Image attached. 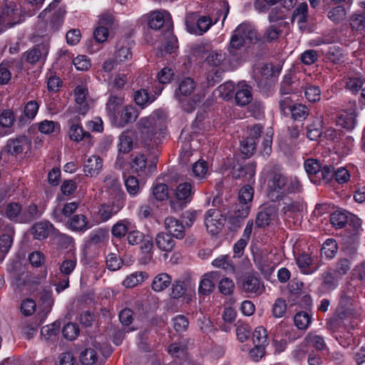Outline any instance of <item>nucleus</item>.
<instances>
[{
  "label": "nucleus",
  "mask_w": 365,
  "mask_h": 365,
  "mask_svg": "<svg viewBox=\"0 0 365 365\" xmlns=\"http://www.w3.org/2000/svg\"><path fill=\"white\" fill-rule=\"evenodd\" d=\"M147 277V274L143 272H135L127 276L123 280V284L126 288H132L142 283Z\"/></svg>",
  "instance_id": "a18cd8bd"
},
{
  "label": "nucleus",
  "mask_w": 365,
  "mask_h": 365,
  "mask_svg": "<svg viewBox=\"0 0 365 365\" xmlns=\"http://www.w3.org/2000/svg\"><path fill=\"white\" fill-rule=\"evenodd\" d=\"M131 222L127 220H120L117 222L111 229L112 235L117 238H122L128 233L131 229Z\"/></svg>",
  "instance_id": "79ce46f5"
},
{
  "label": "nucleus",
  "mask_w": 365,
  "mask_h": 365,
  "mask_svg": "<svg viewBox=\"0 0 365 365\" xmlns=\"http://www.w3.org/2000/svg\"><path fill=\"white\" fill-rule=\"evenodd\" d=\"M76 265L77 259L76 257L65 259L61 262L59 269L63 276L68 277L76 269Z\"/></svg>",
  "instance_id": "bf43d9fd"
},
{
  "label": "nucleus",
  "mask_w": 365,
  "mask_h": 365,
  "mask_svg": "<svg viewBox=\"0 0 365 365\" xmlns=\"http://www.w3.org/2000/svg\"><path fill=\"white\" fill-rule=\"evenodd\" d=\"M138 129L147 141L158 145L167 134L165 118L159 111L153 112L148 117L142 118L138 122Z\"/></svg>",
  "instance_id": "f03ea898"
},
{
  "label": "nucleus",
  "mask_w": 365,
  "mask_h": 365,
  "mask_svg": "<svg viewBox=\"0 0 365 365\" xmlns=\"http://www.w3.org/2000/svg\"><path fill=\"white\" fill-rule=\"evenodd\" d=\"M42 212L38 210L37 205L31 203L23 210V218L21 219L23 223H29L39 218Z\"/></svg>",
  "instance_id": "58836bf2"
},
{
  "label": "nucleus",
  "mask_w": 365,
  "mask_h": 365,
  "mask_svg": "<svg viewBox=\"0 0 365 365\" xmlns=\"http://www.w3.org/2000/svg\"><path fill=\"white\" fill-rule=\"evenodd\" d=\"M308 17V6L306 3H301L294 11L292 21L296 22L299 29L304 31L307 28Z\"/></svg>",
  "instance_id": "b1692460"
},
{
  "label": "nucleus",
  "mask_w": 365,
  "mask_h": 365,
  "mask_svg": "<svg viewBox=\"0 0 365 365\" xmlns=\"http://www.w3.org/2000/svg\"><path fill=\"white\" fill-rule=\"evenodd\" d=\"M155 244L162 251L171 252L175 247V241L170 234L165 232L158 233L155 237Z\"/></svg>",
  "instance_id": "473e14b6"
},
{
  "label": "nucleus",
  "mask_w": 365,
  "mask_h": 365,
  "mask_svg": "<svg viewBox=\"0 0 365 365\" xmlns=\"http://www.w3.org/2000/svg\"><path fill=\"white\" fill-rule=\"evenodd\" d=\"M209 165L206 160L200 159L192 167V175L198 180H203L210 174Z\"/></svg>",
  "instance_id": "c756f323"
},
{
  "label": "nucleus",
  "mask_w": 365,
  "mask_h": 365,
  "mask_svg": "<svg viewBox=\"0 0 365 365\" xmlns=\"http://www.w3.org/2000/svg\"><path fill=\"white\" fill-rule=\"evenodd\" d=\"M300 191L301 185L296 178L275 174L268 182L267 196L272 201L281 200L288 194Z\"/></svg>",
  "instance_id": "20e7f679"
},
{
  "label": "nucleus",
  "mask_w": 365,
  "mask_h": 365,
  "mask_svg": "<svg viewBox=\"0 0 365 365\" xmlns=\"http://www.w3.org/2000/svg\"><path fill=\"white\" fill-rule=\"evenodd\" d=\"M195 86L196 83L194 80L186 77L180 81L178 88L175 91V98L180 103L182 108L187 113L192 112L200 101V98L198 96L192 99H184L185 97L190 96L193 93Z\"/></svg>",
  "instance_id": "39448f33"
},
{
  "label": "nucleus",
  "mask_w": 365,
  "mask_h": 365,
  "mask_svg": "<svg viewBox=\"0 0 365 365\" xmlns=\"http://www.w3.org/2000/svg\"><path fill=\"white\" fill-rule=\"evenodd\" d=\"M252 341L254 344L267 346L268 344V337L267 331L263 327L255 328L252 334Z\"/></svg>",
  "instance_id": "4d7b16f0"
},
{
  "label": "nucleus",
  "mask_w": 365,
  "mask_h": 365,
  "mask_svg": "<svg viewBox=\"0 0 365 365\" xmlns=\"http://www.w3.org/2000/svg\"><path fill=\"white\" fill-rule=\"evenodd\" d=\"M14 227L11 225H7L4 227L0 236V252L4 255L6 254L11 248L14 236Z\"/></svg>",
  "instance_id": "5701e85b"
},
{
  "label": "nucleus",
  "mask_w": 365,
  "mask_h": 365,
  "mask_svg": "<svg viewBox=\"0 0 365 365\" xmlns=\"http://www.w3.org/2000/svg\"><path fill=\"white\" fill-rule=\"evenodd\" d=\"M66 225L70 230L79 233H84L94 225L83 214L73 215Z\"/></svg>",
  "instance_id": "a211bd4d"
},
{
  "label": "nucleus",
  "mask_w": 365,
  "mask_h": 365,
  "mask_svg": "<svg viewBox=\"0 0 365 365\" xmlns=\"http://www.w3.org/2000/svg\"><path fill=\"white\" fill-rule=\"evenodd\" d=\"M164 223L165 229L173 237L177 239H182L185 237V226L180 220L174 217H168Z\"/></svg>",
  "instance_id": "aec40b11"
},
{
  "label": "nucleus",
  "mask_w": 365,
  "mask_h": 365,
  "mask_svg": "<svg viewBox=\"0 0 365 365\" xmlns=\"http://www.w3.org/2000/svg\"><path fill=\"white\" fill-rule=\"evenodd\" d=\"M253 195L254 189L250 185H245L240 190L239 202L235 207L234 217L245 218L248 216Z\"/></svg>",
  "instance_id": "1a4fd4ad"
},
{
  "label": "nucleus",
  "mask_w": 365,
  "mask_h": 365,
  "mask_svg": "<svg viewBox=\"0 0 365 365\" xmlns=\"http://www.w3.org/2000/svg\"><path fill=\"white\" fill-rule=\"evenodd\" d=\"M59 3L60 0H53L52 2L50 3L43 11H41L38 16L39 20L37 24V27L38 29L44 25L43 19L46 17V14L53 11L48 24H46L45 31L52 33L60 29L63 23L66 11L63 7L57 8Z\"/></svg>",
  "instance_id": "423d86ee"
},
{
  "label": "nucleus",
  "mask_w": 365,
  "mask_h": 365,
  "mask_svg": "<svg viewBox=\"0 0 365 365\" xmlns=\"http://www.w3.org/2000/svg\"><path fill=\"white\" fill-rule=\"evenodd\" d=\"M257 32L254 26L250 23L240 24L233 31L228 46V53L234 61L242 59L245 48L257 42Z\"/></svg>",
  "instance_id": "f257e3e1"
},
{
  "label": "nucleus",
  "mask_w": 365,
  "mask_h": 365,
  "mask_svg": "<svg viewBox=\"0 0 365 365\" xmlns=\"http://www.w3.org/2000/svg\"><path fill=\"white\" fill-rule=\"evenodd\" d=\"M252 100L251 87L245 82H240L237 84V91L235 93V101L238 106H244L247 105Z\"/></svg>",
  "instance_id": "4be33fe9"
},
{
  "label": "nucleus",
  "mask_w": 365,
  "mask_h": 365,
  "mask_svg": "<svg viewBox=\"0 0 365 365\" xmlns=\"http://www.w3.org/2000/svg\"><path fill=\"white\" fill-rule=\"evenodd\" d=\"M323 288L327 291H332L335 289L339 285V280L340 278L335 275L334 273L329 269L326 271L323 275Z\"/></svg>",
  "instance_id": "ea45409f"
},
{
  "label": "nucleus",
  "mask_w": 365,
  "mask_h": 365,
  "mask_svg": "<svg viewBox=\"0 0 365 365\" xmlns=\"http://www.w3.org/2000/svg\"><path fill=\"white\" fill-rule=\"evenodd\" d=\"M87 96L88 89L84 86H78L74 90L76 105L73 108H68L67 111H75L76 115L85 116L89 110V106L86 101Z\"/></svg>",
  "instance_id": "2eb2a0df"
},
{
  "label": "nucleus",
  "mask_w": 365,
  "mask_h": 365,
  "mask_svg": "<svg viewBox=\"0 0 365 365\" xmlns=\"http://www.w3.org/2000/svg\"><path fill=\"white\" fill-rule=\"evenodd\" d=\"M178 39L173 35L171 31H168L165 34V42L162 45L160 53L163 56L164 53H175L178 48Z\"/></svg>",
  "instance_id": "c9c22d12"
},
{
  "label": "nucleus",
  "mask_w": 365,
  "mask_h": 365,
  "mask_svg": "<svg viewBox=\"0 0 365 365\" xmlns=\"http://www.w3.org/2000/svg\"><path fill=\"white\" fill-rule=\"evenodd\" d=\"M215 275L216 274L214 272H208L202 276L198 288L200 294L208 295L213 291L215 287L214 280Z\"/></svg>",
  "instance_id": "7c9ffc66"
},
{
  "label": "nucleus",
  "mask_w": 365,
  "mask_h": 365,
  "mask_svg": "<svg viewBox=\"0 0 365 365\" xmlns=\"http://www.w3.org/2000/svg\"><path fill=\"white\" fill-rule=\"evenodd\" d=\"M256 148L255 139L253 138H246L241 141L240 150L241 152L247 157H250Z\"/></svg>",
  "instance_id": "69168bd1"
},
{
  "label": "nucleus",
  "mask_w": 365,
  "mask_h": 365,
  "mask_svg": "<svg viewBox=\"0 0 365 365\" xmlns=\"http://www.w3.org/2000/svg\"><path fill=\"white\" fill-rule=\"evenodd\" d=\"M134 101L139 106L145 107L155 101V98L150 97L145 89H140L135 92Z\"/></svg>",
  "instance_id": "864d4df0"
},
{
  "label": "nucleus",
  "mask_w": 365,
  "mask_h": 365,
  "mask_svg": "<svg viewBox=\"0 0 365 365\" xmlns=\"http://www.w3.org/2000/svg\"><path fill=\"white\" fill-rule=\"evenodd\" d=\"M68 118V136L69 138L76 143L84 140L89 145H92V135L88 131L84 130L81 125V115H76L75 111H66Z\"/></svg>",
  "instance_id": "6e6552de"
},
{
  "label": "nucleus",
  "mask_w": 365,
  "mask_h": 365,
  "mask_svg": "<svg viewBox=\"0 0 365 365\" xmlns=\"http://www.w3.org/2000/svg\"><path fill=\"white\" fill-rule=\"evenodd\" d=\"M225 222V217L221 212L217 209H210L207 211L205 217V225L207 230L212 235H217Z\"/></svg>",
  "instance_id": "9b49d317"
},
{
  "label": "nucleus",
  "mask_w": 365,
  "mask_h": 365,
  "mask_svg": "<svg viewBox=\"0 0 365 365\" xmlns=\"http://www.w3.org/2000/svg\"><path fill=\"white\" fill-rule=\"evenodd\" d=\"M242 290L247 294L259 296L264 292V283L258 274L249 273L242 280Z\"/></svg>",
  "instance_id": "f8f14e48"
},
{
  "label": "nucleus",
  "mask_w": 365,
  "mask_h": 365,
  "mask_svg": "<svg viewBox=\"0 0 365 365\" xmlns=\"http://www.w3.org/2000/svg\"><path fill=\"white\" fill-rule=\"evenodd\" d=\"M133 43L129 38L120 39L115 47L113 56L119 63L130 61L133 58Z\"/></svg>",
  "instance_id": "ddd939ff"
},
{
  "label": "nucleus",
  "mask_w": 365,
  "mask_h": 365,
  "mask_svg": "<svg viewBox=\"0 0 365 365\" xmlns=\"http://www.w3.org/2000/svg\"><path fill=\"white\" fill-rule=\"evenodd\" d=\"M164 24L168 28L172 25V17L169 12L162 11H155L149 14L148 26L155 30L160 29Z\"/></svg>",
  "instance_id": "f3484780"
},
{
  "label": "nucleus",
  "mask_w": 365,
  "mask_h": 365,
  "mask_svg": "<svg viewBox=\"0 0 365 365\" xmlns=\"http://www.w3.org/2000/svg\"><path fill=\"white\" fill-rule=\"evenodd\" d=\"M53 225L48 221H42L36 223L31 228L32 234L36 239L41 240L46 238L51 230Z\"/></svg>",
  "instance_id": "2f4dec72"
},
{
  "label": "nucleus",
  "mask_w": 365,
  "mask_h": 365,
  "mask_svg": "<svg viewBox=\"0 0 365 365\" xmlns=\"http://www.w3.org/2000/svg\"><path fill=\"white\" fill-rule=\"evenodd\" d=\"M350 26L353 31H360L365 28V15L354 14L350 19Z\"/></svg>",
  "instance_id": "774afa93"
},
{
  "label": "nucleus",
  "mask_w": 365,
  "mask_h": 365,
  "mask_svg": "<svg viewBox=\"0 0 365 365\" xmlns=\"http://www.w3.org/2000/svg\"><path fill=\"white\" fill-rule=\"evenodd\" d=\"M337 312L340 318L353 314L354 312L353 299L347 296H342L339 301Z\"/></svg>",
  "instance_id": "f704fd0d"
},
{
  "label": "nucleus",
  "mask_w": 365,
  "mask_h": 365,
  "mask_svg": "<svg viewBox=\"0 0 365 365\" xmlns=\"http://www.w3.org/2000/svg\"><path fill=\"white\" fill-rule=\"evenodd\" d=\"M131 168L138 173V176L147 177L155 173L157 165L154 162L148 165L145 156L143 154H138L132 159Z\"/></svg>",
  "instance_id": "4468645a"
},
{
  "label": "nucleus",
  "mask_w": 365,
  "mask_h": 365,
  "mask_svg": "<svg viewBox=\"0 0 365 365\" xmlns=\"http://www.w3.org/2000/svg\"><path fill=\"white\" fill-rule=\"evenodd\" d=\"M296 262L301 272L304 274H313L317 269V268L313 265V259L308 253L302 252L299 255L296 259Z\"/></svg>",
  "instance_id": "a878e982"
},
{
  "label": "nucleus",
  "mask_w": 365,
  "mask_h": 365,
  "mask_svg": "<svg viewBox=\"0 0 365 365\" xmlns=\"http://www.w3.org/2000/svg\"><path fill=\"white\" fill-rule=\"evenodd\" d=\"M103 167V160L98 155L89 157L85 162L83 171L86 176H96Z\"/></svg>",
  "instance_id": "393cba45"
},
{
  "label": "nucleus",
  "mask_w": 365,
  "mask_h": 365,
  "mask_svg": "<svg viewBox=\"0 0 365 365\" xmlns=\"http://www.w3.org/2000/svg\"><path fill=\"white\" fill-rule=\"evenodd\" d=\"M324 55L327 59L334 63L341 62L344 58V53L341 47L338 46H329Z\"/></svg>",
  "instance_id": "603ef678"
},
{
  "label": "nucleus",
  "mask_w": 365,
  "mask_h": 365,
  "mask_svg": "<svg viewBox=\"0 0 365 365\" xmlns=\"http://www.w3.org/2000/svg\"><path fill=\"white\" fill-rule=\"evenodd\" d=\"M138 116V112L133 106H126L120 109L111 120L113 124L116 127L123 128L125 125L134 122Z\"/></svg>",
  "instance_id": "dca6fc26"
},
{
  "label": "nucleus",
  "mask_w": 365,
  "mask_h": 365,
  "mask_svg": "<svg viewBox=\"0 0 365 365\" xmlns=\"http://www.w3.org/2000/svg\"><path fill=\"white\" fill-rule=\"evenodd\" d=\"M79 207V202H71L65 203L62 208L56 207L52 212L53 220L57 222H63L71 216Z\"/></svg>",
  "instance_id": "6ab92c4d"
},
{
  "label": "nucleus",
  "mask_w": 365,
  "mask_h": 365,
  "mask_svg": "<svg viewBox=\"0 0 365 365\" xmlns=\"http://www.w3.org/2000/svg\"><path fill=\"white\" fill-rule=\"evenodd\" d=\"M98 357V352L95 349L88 348L81 353L80 359L84 365H96Z\"/></svg>",
  "instance_id": "8fccbe9b"
},
{
  "label": "nucleus",
  "mask_w": 365,
  "mask_h": 365,
  "mask_svg": "<svg viewBox=\"0 0 365 365\" xmlns=\"http://www.w3.org/2000/svg\"><path fill=\"white\" fill-rule=\"evenodd\" d=\"M117 213L110 202L102 204L98 207V215L99 220L96 221V224L106 222Z\"/></svg>",
  "instance_id": "a19ab883"
},
{
  "label": "nucleus",
  "mask_w": 365,
  "mask_h": 365,
  "mask_svg": "<svg viewBox=\"0 0 365 365\" xmlns=\"http://www.w3.org/2000/svg\"><path fill=\"white\" fill-rule=\"evenodd\" d=\"M294 322L299 329L305 330L311 323V316L305 312H298L294 316Z\"/></svg>",
  "instance_id": "6e6d98bb"
},
{
  "label": "nucleus",
  "mask_w": 365,
  "mask_h": 365,
  "mask_svg": "<svg viewBox=\"0 0 365 365\" xmlns=\"http://www.w3.org/2000/svg\"><path fill=\"white\" fill-rule=\"evenodd\" d=\"M24 12L15 1H6L4 7L0 10V34L21 21Z\"/></svg>",
  "instance_id": "0eeeda50"
},
{
  "label": "nucleus",
  "mask_w": 365,
  "mask_h": 365,
  "mask_svg": "<svg viewBox=\"0 0 365 365\" xmlns=\"http://www.w3.org/2000/svg\"><path fill=\"white\" fill-rule=\"evenodd\" d=\"M231 58H232L230 56ZM234 60L228 59L225 53L222 51H212L209 52L203 62V66L210 69L207 76V85L213 86L221 80V75L223 72L232 69L235 63ZM237 63V61H235Z\"/></svg>",
  "instance_id": "7ed1b4c3"
},
{
  "label": "nucleus",
  "mask_w": 365,
  "mask_h": 365,
  "mask_svg": "<svg viewBox=\"0 0 365 365\" xmlns=\"http://www.w3.org/2000/svg\"><path fill=\"white\" fill-rule=\"evenodd\" d=\"M108 237V232L106 230L98 228L93 230L89 235V242L93 245H99L103 243Z\"/></svg>",
  "instance_id": "e2e57ef3"
},
{
  "label": "nucleus",
  "mask_w": 365,
  "mask_h": 365,
  "mask_svg": "<svg viewBox=\"0 0 365 365\" xmlns=\"http://www.w3.org/2000/svg\"><path fill=\"white\" fill-rule=\"evenodd\" d=\"M172 282V277L167 273L157 274L152 282L151 288L153 291L159 292L168 288Z\"/></svg>",
  "instance_id": "72a5a7b5"
},
{
  "label": "nucleus",
  "mask_w": 365,
  "mask_h": 365,
  "mask_svg": "<svg viewBox=\"0 0 365 365\" xmlns=\"http://www.w3.org/2000/svg\"><path fill=\"white\" fill-rule=\"evenodd\" d=\"M338 252V244L333 238L327 239L321 248V255L327 259H333Z\"/></svg>",
  "instance_id": "e433bc0d"
},
{
  "label": "nucleus",
  "mask_w": 365,
  "mask_h": 365,
  "mask_svg": "<svg viewBox=\"0 0 365 365\" xmlns=\"http://www.w3.org/2000/svg\"><path fill=\"white\" fill-rule=\"evenodd\" d=\"M290 112L292 113V118L299 121L304 120L309 114V110L307 106L301 103L294 105Z\"/></svg>",
  "instance_id": "13d9d810"
},
{
  "label": "nucleus",
  "mask_w": 365,
  "mask_h": 365,
  "mask_svg": "<svg viewBox=\"0 0 365 365\" xmlns=\"http://www.w3.org/2000/svg\"><path fill=\"white\" fill-rule=\"evenodd\" d=\"M212 264L215 267L224 269L227 273H234L235 270V264L227 255L217 257L212 261Z\"/></svg>",
  "instance_id": "4c0bfd02"
},
{
  "label": "nucleus",
  "mask_w": 365,
  "mask_h": 365,
  "mask_svg": "<svg viewBox=\"0 0 365 365\" xmlns=\"http://www.w3.org/2000/svg\"><path fill=\"white\" fill-rule=\"evenodd\" d=\"M168 354L173 358H184L187 354L186 346L182 342L171 344L168 348Z\"/></svg>",
  "instance_id": "5fc2aeb1"
},
{
  "label": "nucleus",
  "mask_w": 365,
  "mask_h": 365,
  "mask_svg": "<svg viewBox=\"0 0 365 365\" xmlns=\"http://www.w3.org/2000/svg\"><path fill=\"white\" fill-rule=\"evenodd\" d=\"M104 183L110 196L123 190L119 179L113 174L108 175L104 180Z\"/></svg>",
  "instance_id": "c03bdc74"
},
{
  "label": "nucleus",
  "mask_w": 365,
  "mask_h": 365,
  "mask_svg": "<svg viewBox=\"0 0 365 365\" xmlns=\"http://www.w3.org/2000/svg\"><path fill=\"white\" fill-rule=\"evenodd\" d=\"M4 215L11 221L23 223L21 220L23 218V209L18 202L7 204L4 208Z\"/></svg>",
  "instance_id": "cd10ccee"
},
{
  "label": "nucleus",
  "mask_w": 365,
  "mask_h": 365,
  "mask_svg": "<svg viewBox=\"0 0 365 365\" xmlns=\"http://www.w3.org/2000/svg\"><path fill=\"white\" fill-rule=\"evenodd\" d=\"M14 114L10 110H4L0 115V137L10 133V129L14 122Z\"/></svg>",
  "instance_id": "c85d7f7f"
},
{
  "label": "nucleus",
  "mask_w": 365,
  "mask_h": 365,
  "mask_svg": "<svg viewBox=\"0 0 365 365\" xmlns=\"http://www.w3.org/2000/svg\"><path fill=\"white\" fill-rule=\"evenodd\" d=\"M24 139L17 138L16 139H9L7 142L6 148L11 154L21 153L24 150Z\"/></svg>",
  "instance_id": "052dcab7"
},
{
  "label": "nucleus",
  "mask_w": 365,
  "mask_h": 365,
  "mask_svg": "<svg viewBox=\"0 0 365 365\" xmlns=\"http://www.w3.org/2000/svg\"><path fill=\"white\" fill-rule=\"evenodd\" d=\"M351 262L347 258H340L337 260L334 265V268L331 270L335 275L340 279L346 274L351 269Z\"/></svg>",
  "instance_id": "de8ad7c7"
},
{
  "label": "nucleus",
  "mask_w": 365,
  "mask_h": 365,
  "mask_svg": "<svg viewBox=\"0 0 365 365\" xmlns=\"http://www.w3.org/2000/svg\"><path fill=\"white\" fill-rule=\"evenodd\" d=\"M285 24L284 21L271 24L266 30L264 37L268 41L277 40L282 31V27Z\"/></svg>",
  "instance_id": "3c124183"
},
{
  "label": "nucleus",
  "mask_w": 365,
  "mask_h": 365,
  "mask_svg": "<svg viewBox=\"0 0 365 365\" xmlns=\"http://www.w3.org/2000/svg\"><path fill=\"white\" fill-rule=\"evenodd\" d=\"M48 52V43L43 42L35 45L34 47L24 52L23 58L27 63L31 65H36L37 63L44 64Z\"/></svg>",
  "instance_id": "9d476101"
},
{
  "label": "nucleus",
  "mask_w": 365,
  "mask_h": 365,
  "mask_svg": "<svg viewBox=\"0 0 365 365\" xmlns=\"http://www.w3.org/2000/svg\"><path fill=\"white\" fill-rule=\"evenodd\" d=\"M330 222L334 227L341 229L346 225L347 222V216L343 212L335 211L331 215Z\"/></svg>",
  "instance_id": "0e129e2a"
},
{
  "label": "nucleus",
  "mask_w": 365,
  "mask_h": 365,
  "mask_svg": "<svg viewBox=\"0 0 365 365\" xmlns=\"http://www.w3.org/2000/svg\"><path fill=\"white\" fill-rule=\"evenodd\" d=\"M123 99L124 97L121 94L115 95L113 93H110L106 104V112L110 120L115 117V115L122 108Z\"/></svg>",
  "instance_id": "412c9836"
},
{
  "label": "nucleus",
  "mask_w": 365,
  "mask_h": 365,
  "mask_svg": "<svg viewBox=\"0 0 365 365\" xmlns=\"http://www.w3.org/2000/svg\"><path fill=\"white\" fill-rule=\"evenodd\" d=\"M304 95L309 102L315 103L321 98V90L317 86L309 85L305 88Z\"/></svg>",
  "instance_id": "338daca9"
},
{
  "label": "nucleus",
  "mask_w": 365,
  "mask_h": 365,
  "mask_svg": "<svg viewBox=\"0 0 365 365\" xmlns=\"http://www.w3.org/2000/svg\"><path fill=\"white\" fill-rule=\"evenodd\" d=\"M304 167L309 178H319L322 165L318 160L307 159L304 163Z\"/></svg>",
  "instance_id": "49530a36"
},
{
  "label": "nucleus",
  "mask_w": 365,
  "mask_h": 365,
  "mask_svg": "<svg viewBox=\"0 0 365 365\" xmlns=\"http://www.w3.org/2000/svg\"><path fill=\"white\" fill-rule=\"evenodd\" d=\"M194 192L192 185L190 182H185L177 186L175 190V196L178 200L187 203L190 202Z\"/></svg>",
  "instance_id": "bb28decb"
},
{
  "label": "nucleus",
  "mask_w": 365,
  "mask_h": 365,
  "mask_svg": "<svg viewBox=\"0 0 365 365\" xmlns=\"http://www.w3.org/2000/svg\"><path fill=\"white\" fill-rule=\"evenodd\" d=\"M133 138L130 131H124L119 137L118 150L120 153H127L133 148Z\"/></svg>",
  "instance_id": "37998d69"
},
{
  "label": "nucleus",
  "mask_w": 365,
  "mask_h": 365,
  "mask_svg": "<svg viewBox=\"0 0 365 365\" xmlns=\"http://www.w3.org/2000/svg\"><path fill=\"white\" fill-rule=\"evenodd\" d=\"M346 10L342 6L333 7L328 11V18L334 23L339 24L346 18Z\"/></svg>",
  "instance_id": "09e8293b"
},
{
  "label": "nucleus",
  "mask_w": 365,
  "mask_h": 365,
  "mask_svg": "<svg viewBox=\"0 0 365 365\" xmlns=\"http://www.w3.org/2000/svg\"><path fill=\"white\" fill-rule=\"evenodd\" d=\"M125 178V185L130 195L135 196L140 192V185L138 180L134 176H128Z\"/></svg>",
  "instance_id": "680f3d73"
}]
</instances>
